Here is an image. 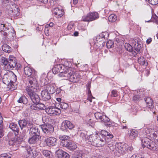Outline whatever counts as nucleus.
Segmentation results:
<instances>
[{"instance_id":"f257e3e1","label":"nucleus","mask_w":158,"mask_h":158,"mask_svg":"<svg viewBox=\"0 0 158 158\" xmlns=\"http://www.w3.org/2000/svg\"><path fill=\"white\" fill-rule=\"evenodd\" d=\"M98 133L90 135L89 136H87V139L92 145L97 147H101L105 143L106 139L104 138H101L100 136L98 138Z\"/></svg>"},{"instance_id":"f03ea898","label":"nucleus","mask_w":158,"mask_h":158,"mask_svg":"<svg viewBox=\"0 0 158 158\" xmlns=\"http://www.w3.org/2000/svg\"><path fill=\"white\" fill-rule=\"evenodd\" d=\"M81 76L78 73H75L71 68H69L67 72L64 75V79H68L70 82H78L81 78Z\"/></svg>"},{"instance_id":"7ed1b4c3","label":"nucleus","mask_w":158,"mask_h":158,"mask_svg":"<svg viewBox=\"0 0 158 158\" xmlns=\"http://www.w3.org/2000/svg\"><path fill=\"white\" fill-rule=\"evenodd\" d=\"M16 135V134H14L12 132H9L7 135L9 138L8 144L14 150H17L21 144Z\"/></svg>"},{"instance_id":"20e7f679","label":"nucleus","mask_w":158,"mask_h":158,"mask_svg":"<svg viewBox=\"0 0 158 158\" xmlns=\"http://www.w3.org/2000/svg\"><path fill=\"white\" fill-rule=\"evenodd\" d=\"M28 82L26 89L27 92H37L39 89V85L35 77H30L29 79Z\"/></svg>"},{"instance_id":"39448f33","label":"nucleus","mask_w":158,"mask_h":158,"mask_svg":"<svg viewBox=\"0 0 158 158\" xmlns=\"http://www.w3.org/2000/svg\"><path fill=\"white\" fill-rule=\"evenodd\" d=\"M141 141L143 148L146 147L152 150H158L157 144L151 141L150 139L147 137H144L141 139Z\"/></svg>"},{"instance_id":"423d86ee","label":"nucleus","mask_w":158,"mask_h":158,"mask_svg":"<svg viewBox=\"0 0 158 158\" xmlns=\"http://www.w3.org/2000/svg\"><path fill=\"white\" fill-rule=\"evenodd\" d=\"M68 67L62 64H58L54 66L52 68V71L55 74L60 73L59 76L61 77H64V75H65L69 69Z\"/></svg>"},{"instance_id":"0eeeda50","label":"nucleus","mask_w":158,"mask_h":158,"mask_svg":"<svg viewBox=\"0 0 158 158\" xmlns=\"http://www.w3.org/2000/svg\"><path fill=\"white\" fill-rule=\"evenodd\" d=\"M94 116L97 119L105 123L106 126L108 127H111L112 126L110 119L106 115L98 112L95 113Z\"/></svg>"},{"instance_id":"6e6552de","label":"nucleus","mask_w":158,"mask_h":158,"mask_svg":"<svg viewBox=\"0 0 158 158\" xmlns=\"http://www.w3.org/2000/svg\"><path fill=\"white\" fill-rule=\"evenodd\" d=\"M127 147L126 144H118L116 145L114 154L118 156L124 155L127 151Z\"/></svg>"},{"instance_id":"1a4fd4ad","label":"nucleus","mask_w":158,"mask_h":158,"mask_svg":"<svg viewBox=\"0 0 158 158\" xmlns=\"http://www.w3.org/2000/svg\"><path fill=\"white\" fill-rule=\"evenodd\" d=\"M42 131L46 135H49L52 133L54 131V127L50 124H44L39 126Z\"/></svg>"},{"instance_id":"9d476101","label":"nucleus","mask_w":158,"mask_h":158,"mask_svg":"<svg viewBox=\"0 0 158 158\" xmlns=\"http://www.w3.org/2000/svg\"><path fill=\"white\" fill-rule=\"evenodd\" d=\"M20 10L17 5H15L10 8L8 11V14L10 16L16 19L19 17L20 14Z\"/></svg>"},{"instance_id":"9b49d317","label":"nucleus","mask_w":158,"mask_h":158,"mask_svg":"<svg viewBox=\"0 0 158 158\" xmlns=\"http://www.w3.org/2000/svg\"><path fill=\"white\" fill-rule=\"evenodd\" d=\"M99 17L97 12L90 13L86 15L82 16L81 20L84 22H89L95 20Z\"/></svg>"},{"instance_id":"f8f14e48","label":"nucleus","mask_w":158,"mask_h":158,"mask_svg":"<svg viewBox=\"0 0 158 158\" xmlns=\"http://www.w3.org/2000/svg\"><path fill=\"white\" fill-rule=\"evenodd\" d=\"M18 123L21 128L22 130L23 128L27 127L28 129L29 127L31 126L33 124V121L27 119H23L18 121Z\"/></svg>"},{"instance_id":"ddd939ff","label":"nucleus","mask_w":158,"mask_h":158,"mask_svg":"<svg viewBox=\"0 0 158 158\" xmlns=\"http://www.w3.org/2000/svg\"><path fill=\"white\" fill-rule=\"evenodd\" d=\"M16 59L14 56H10L9 58V63L8 66H6V71H9L16 66L17 63Z\"/></svg>"},{"instance_id":"4468645a","label":"nucleus","mask_w":158,"mask_h":158,"mask_svg":"<svg viewBox=\"0 0 158 158\" xmlns=\"http://www.w3.org/2000/svg\"><path fill=\"white\" fill-rule=\"evenodd\" d=\"M45 111L47 113L50 115H57L61 113V111L60 109L54 107L52 106H49L47 108H46Z\"/></svg>"},{"instance_id":"2eb2a0df","label":"nucleus","mask_w":158,"mask_h":158,"mask_svg":"<svg viewBox=\"0 0 158 158\" xmlns=\"http://www.w3.org/2000/svg\"><path fill=\"white\" fill-rule=\"evenodd\" d=\"M59 139L61 140L60 145L63 147H67L71 141L70 137L68 135L60 136Z\"/></svg>"},{"instance_id":"dca6fc26","label":"nucleus","mask_w":158,"mask_h":158,"mask_svg":"<svg viewBox=\"0 0 158 158\" xmlns=\"http://www.w3.org/2000/svg\"><path fill=\"white\" fill-rule=\"evenodd\" d=\"M27 131H29V134L31 135H40V130L39 126L32 124L31 127H28Z\"/></svg>"},{"instance_id":"f3484780","label":"nucleus","mask_w":158,"mask_h":158,"mask_svg":"<svg viewBox=\"0 0 158 158\" xmlns=\"http://www.w3.org/2000/svg\"><path fill=\"white\" fill-rule=\"evenodd\" d=\"M74 127V125L70 121L65 120L61 124V129L63 131L67 130L68 129H72Z\"/></svg>"},{"instance_id":"a211bd4d","label":"nucleus","mask_w":158,"mask_h":158,"mask_svg":"<svg viewBox=\"0 0 158 158\" xmlns=\"http://www.w3.org/2000/svg\"><path fill=\"white\" fill-rule=\"evenodd\" d=\"M35 92H32L27 93L33 103L37 104L40 102V98L39 95L35 93Z\"/></svg>"},{"instance_id":"6ab92c4d","label":"nucleus","mask_w":158,"mask_h":158,"mask_svg":"<svg viewBox=\"0 0 158 158\" xmlns=\"http://www.w3.org/2000/svg\"><path fill=\"white\" fill-rule=\"evenodd\" d=\"M46 144L49 147L56 146L57 143V139L55 137H50L45 139Z\"/></svg>"},{"instance_id":"aec40b11","label":"nucleus","mask_w":158,"mask_h":158,"mask_svg":"<svg viewBox=\"0 0 158 158\" xmlns=\"http://www.w3.org/2000/svg\"><path fill=\"white\" fill-rule=\"evenodd\" d=\"M10 29L6 27L5 24H0V32L1 34L5 36L10 34Z\"/></svg>"},{"instance_id":"412c9836","label":"nucleus","mask_w":158,"mask_h":158,"mask_svg":"<svg viewBox=\"0 0 158 158\" xmlns=\"http://www.w3.org/2000/svg\"><path fill=\"white\" fill-rule=\"evenodd\" d=\"M56 153L59 158H69L70 157L68 153L62 150H58Z\"/></svg>"},{"instance_id":"4be33fe9","label":"nucleus","mask_w":158,"mask_h":158,"mask_svg":"<svg viewBox=\"0 0 158 158\" xmlns=\"http://www.w3.org/2000/svg\"><path fill=\"white\" fill-rule=\"evenodd\" d=\"M24 72L27 77H34L35 72L33 69L28 67H26L24 68Z\"/></svg>"},{"instance_id":"5701e85b","label":"nucleus","mask_w":158,"mask_h":158,"mask_svg":"<svg viewBox=\"0 0 158 158\" xmlns=\"http://www.w3.org/2000/svg\"><path fill=\"white\" fill-rule=\"evenodd\" d=\"M99 136L101 137L102 138H105L106 139V138L107 139H112L113 137V135L109 133L107 131L105 130H102L101 131V133L100 134Z\"/></svg>"},{"instance_id":"b1692460","label":"nucleus","mask_w":158,"mask_h":158,"mask_svg":"<svg viewBox=\"0 0 158 158\" xmlns=\"http://www.w3.org/2000/svg\"><path fill=\"white\" fill-rule=\"evenodd\" d=\"M30 138L28 141V142L30 144H35L41 138L40 135H33Z\"/></svg>"},{"instance_id":"393cba45","label":"nucleus","mask_w":158,"mask_h":158,"mask_svg":"<svg viewBox=\"0 0 158 158\" xmlns=\"http://www.w3.org/2000/svg\"><path fill=\"white\" fill-rule=\"evenodd\" d=\"M50 94L46 90H42L41 92V95L43 100L46 101L50 100L51 98Z\"/></svg>"},{"instance_id":"a878e982","label":"nucleus","mask_w":158,"mask_h":158,"mask_svg":"<svg viewBox=\"0 0 158 158\" xmlns=\"http://www.w3.org/2000/svg\"><path fill=\"white\" fill-rule=\"evenodd\" d=\"M133 45L134 48L137 53H140V49L141 48V45L139 42L138 39H135L134 42H133Z\"/></svg>"},{"instance_id":"bb28decb","label":"nucleus","mask_w":158,"mask_h":158,"mask_svg":"<svg viewBox=\"0 0 158 158\" xmlns=\"http://www.w3.org/2000/svg\"><path fill=\"white\" fill-rule=\"evenodd\" d=\"M124 47L127 51L132 53V56H135L137 53L135 51L133 50V48L131 45L128 43H126L124 45Z\"/></svg>"},{"instance_id":"cd10ccee","label":"nucleus","mask_w":158,"mask_h":158,"mask_svg":"<svg viewBox=\"0 0 158 158\" xmlns=\"http://www.w3.org/2000/svg\"><path fill=\"white\" fill-rule=\"evenodd\" d=\"M4 44L2 46V50L5 52L9 53L11 52V48L10 46L5 44L6 42L2 40L1 42V43Z\"/></svg>"},{"instance_id":"c85d7f7f","label":"nucleus","mask_w":158,"mask_h":158,"mask_svg":"<svg viewBox=\"0 0 158 158\" xmlns=\"http://www.w3.org/2000/svg\"><path fill=\"white\" fill-rule=\"evenodd\" d=\"M146 103L147 106L150 108H152L153 107V103L152 100L150 97H147L144 98Z\"/></svg>"},{"instance_id":"c756f323","label":"nucleus","mask_w":158,"mask_h":158,"mask_svg":"<svg viewBox=\"0 0 158 158\" xmlns=\"http://www.w3.org/2000/svg\"><path fill=\"white\" fill-rule=\"evenodd\" d=\"M10 73H6L3 76L2 78V81L3 83L6 84H8L10 83Z\"/></svg>"},{"instance_id":"7c9ffc66","label":"nucleus","mask_w":158,"mask_h":158,"mask_svg":"<svg viewBox=\"0 0 158 158\" xmlns=\"http://www.w3.org/2000/svg\"><path fill=\"white\" fill-rule=\"evenodd\" d=\"M26 133V130H23L22 132L20 133L19 136L17 137V139L21 143L23 141V139L24 138Z\"/></svg>"},{"instance_id":"2f4dec72","label":"nucleus","mask_w":158,"mask_h":158,"mask_svg":"<svg viewBox=\"0 0 158 158\" xmlns=\"http://www.w3.org/2000/svg\"><path fill=\"white\" fill-rule=\"evenodd\" d=\"M138 135V131L135 130H132L130 131L129 134V137L131 139H133L136 137Z\"/></svg>"},{"instance_id":"473e14b6","label":"nucleus","mask_w":158,"mask_h":158,"mask_svg":"<svg viewBox=\"0 0 158 158\" xmlns=\"http://www.w3.org/2000/svg\"><path fill=\"white\" fill-rule=\"evenodd\" d=\"M9 127L13 131H16L18 133L19 127L15 123H10Z\"/></svg>"},{"instance_id":"72a5a7b5","label":"nucleus","mask_w":158,"mask_h":158,"mask_svg":"<svg viewBox=\"0 0 158 158\" xmlns=\"http://www.w3.org/2000/svg\"><path fill=\"white\" fill-rule=\"evenodd\" d=\"M53 13L55 15L61 17L64 14V12L62 10L58 8H56L54 9Z\"/></svg>"},{"instance_id":"f704fd0d","label":"nucleus","mask_w":158,"mask_h":158,"mask_svg":"<svg viewBox=\"0 0 158 158\" xmlns=\"http://www.w3.org/2000/svg\"><path fill=\"white\" fill-rule=\"evenodd\" d=\"M138 62L140 65L147 66L148 62L144 57H140L138 59Z\"/></svg>"},{"instance_id":"c9c22d12","label":"nucleus","mask_w":158,"mask_h":158,"mask_svg":"<svg viewBox=\"0 0 158 158\" xmlns=\"http://www.w3.org/2000/svg\"><path fill=\"white\" fill-rule=\"evenodd\" d=\"M45 90H46L50 94H53L55 91L54 88L53 86H51L49 85L46 86V89Z\"/></svg>"},{"instance_id":"e433bc0d","label":"nucleus","mask_w":158,"mask_h":158,"mask_svg":"<svg viewBox=\"0 0 158 158\" xmlns=\"http://www.w3.org/2000/svg\"><path fill=\"white\" fill-rule=\"evenodd\" d=\"M1 60L2 64L4 66V69L5 70H6V66H8L9 63V60H8L7 58L3 57L1 58Z\"/></svg>"},{"instance_id":"4c0bfd02","label":"nucleus","mask_w":158,"mask_h":158,"mask_svg":"<svg viewBox=\"0 0 158 158\" xmlns=\"http://www.w3.org/2000/svg\"><path fill=\"white\" fill-rule=\"evenodd\" d=\"M68 144V146L66 148L70 150L73 151L77 148V145L74 143H72L71 140Z\"/></svg>"},{"instance_id":"58836bf2","label":"nucleus","mask_w":158,"mask_h":158,"mask_svg":"<svg viewBox=\"0 0 158 158\" xmlns=\"http://www.w3.org/2000/svg\"><path fill=\"white\" fill-rule=\"evenodd\" d=\"M10 83L16 82L17 79V76L13 72L10 73Z\"/></svg>"},{"instance_id":"ea45409f","label":"nucleus","mask_w":158,"mask_h":158,"mask_svg":"<svg viewBox=\"0 0 158 158\" xmlns=\"http://www.w3.org/2000/svg\"><path fill=\"white\" fill-rule=\"evenodd\" d=\"M27 99L25 96H22L20 97L19 99L18 100V102L19 103H23V104H26L27 103Z\"/></svg>"},{"instance_id":"a19ab883","label":"nucleus","mask_w":158,"mask_h":158,"mask_svg":"<svg viewBox=\"0 0 158 158\" xmlns=\"http://www.w3.org/2000/svg\"><path fill=\"white\" fill-rule=\"evenodd\" d=\"M33 150L31 149V148L28 149L27 150V154L26 155L27 158H34L33 154Z\"/></svg>"},{"instance_id":"79ce46f5","label":"nucleus","mask_w":158,"mask_h":158,"mask_svg":"<svg viewBox=\"0 0 158 158\" xmlns=\"http://www.w3.org/2000/svg\"><path fill=\"white\" fill-rule=\"evenodd\" d=\"M117 19V16L114 14L110 15L108 18L109 21L111 22H115Z\"/></svg>"},{"instance_id":"37998d69","label":"nucleus","mask_w":158,"mask_h":158,"mask_svg":"<svg viewBox=\"0 0 158 158\" xmlns=\"http://www.w3.org/2000/svg\"><path fill=\"white\" fill-rule=\"evenodd\" d=\"M38 110H46V107L45 105L42 103L38 102L37 103Z\"/></svg>"},{"instance_id":"c03bdc74","label":"nucleus","mask_w":158,"mask_h":158,"mask_svg":"<svg viewBox=\"0 0 158 158\" xmlns=\"http://www.w3.org/2000/svg\"><path fill=\"white\" fill-rule=\"evenodd\" d=\"M37 104L34 103L32 104L31 103H29L28 104V107L31 109L38 110L37 106Z\"/></svg>"},{"instance_id":"a18cd8bd","label":"nucleus","mask_w":158,"mask_h":158,"mask_svg":"<svg viewBox=\"0 0 158 158\" xmlns=\"http://www.w3.org/2000/svg\"><path fill=\"white\" fill-rule=\"evenodd\" d=\"M60 107L62 109H66L68 106L67 103L65 102H61L60 103Z\"/></svg>"},{"instance_id":"49530a36","label":"nucleus","mask_w":158,"mask_h":158,"mask_svg":"<svg viewBox=\"0 0 158 158\" xmlns=\"http://www.w3.org/2000/svg\"><path fill=\"white\" fill-rule=\"evenodd\" d=\"M51 153V152L48 150H44L43 151V154L45 156L48 158L50 157Z\"/></svg>"},{"instance_id":"de8ad7c7","label":"nucleus","mask_w":158,"mask_h":158,"mask_svg":"<svg viewBox=\"0 0 158 158\" xmlns=\"http://www.w3.org/2000/svg\"><path fill=\"white\" fill-rule=\"evenodd\" d=\"M152 129L151 128H145L143 131L144 133L146 135H148V136L149 135H151V133L152 134Z\"/></svg>"},{"instance_id":"09e8293b","label":"nucleus","mask_w":158,"mask_h":158,"mask_svg":"<svg viewBox=\"0 0 158 158\" xmlns=\"http://www.w3.org/2000/svg\"><path fill=\"white\" fill-rule=\"evenodd\" d=\"M152 135L153 136V139L156 142L158 143V132L155 131L154 133L152 134Z\"/></svg>"},{"instance_id":"8fccbe9b","label":"nucleus","mask_w":158,"mask_h":158,"mask_svg":"<svg viewBox=\"0 0 158 158\" xmlns=\"http://www.w3.org/2000/svg\"><path fill=\"white\" fill-rule=\"evenodd\" d=\"M106 46L108 48H112L114 46V43L111 41H109L106 43Z\"/></svg>"},{"instance_id":"3c124183","label":"nucleus","mask_w":158,"mask_h":158,"mask_svg":"<svg viewBox=\"0 0 158 158\" xmlns=\"http://www.w3.org/2000/svg\"><path fill=\"white\" fill-rule=\"evenodd\" d=\"M110 95L111 97H116L117 96V91L116 90H113L112 91Z\"/></svg>"},{"instance_id":"603ef678","label":"nucleus","mask_w":158,"mask_h":158,"mask_svg":"<svg viewBox=\"0 0 158 158\" xmlns=\"http://www.w3.org/2000/svg\"><path fill=\"white\" fill-rule=\"evenodd\" d=\"M42 120L44 124H49L48 123V122L49 121V119L48 118V117L46 116H44L42 118Z\"/></svg>"},{"instance_id":"864d4df0","label":"nucleus","mask_w":158,"mask_h":158,"mask_svg":"<svg viewBox=\"0 0 158 158\" xmlns=\"http://www.w3.org/2000/svg\"><path fill=\"white\" fill-rule=\"evenodd\" d=\"M80 137L83 139L85 140V141H88L87 137L86 138L85 134L83 132H81L80 135Z\"/></svg>"},{"instance_id":"5fc2aeb1","label":"nucleus","mask_w":158,"mask_h":158,"mask_svg":"<svg viewBox=\"0 0 158 158\" xmlns=\"http://www.w3.org/2000/svg\"><path fill=\"white\" fill-rule=\"evenodd\" d=\"M95 98L92 96V94H88L87 100L89 101L90 102H92V99H94Z\"/></svg>"},{"instance_id":"6e6d98bb","label":"nucleus","mask_w":158,"mask_h":158,"mask_svg":"<svg viewBox=\"0 0 158 158\" xmlns=\"http://www.w3.org/2000/svg\"><path fill=\"white\" fill-rule=\"evenodd\" d=\"M108 35V34L106 32H102L101 34V37L104 38V39L106 38Z\"/></svg>"},{"instance_id":"4d7b16f0","label":"nucleus","mask_w":158,"mask_h":158,"mask_svg":"<svg viewBox=\"0 0 158 158\" xmlns=\"http://www.w3.org/2000/svg\"><path fill=\"white\" fill-rule=\"evenodd\" d=\"M33 156H34V158H35L36 156L39 155V154H40V153L39 152H37L35 150H33Z\"/></svg>"},{"instance_id":"13d9d810","label":"nucleus","mask_w":158,"mask_h":158,"mask_svg":"<svg viewBox=\"0 0 158 158\" xmlns=\"http://www.w3.org/2000/svg\"><path fill=\"white\" fill-rule=\"evenodd\" d=\"M140 98V97L138 95H134L133 98V100L135 101H138Z\"/></svg>"},{"instance_id":"bf43d9fd","label":"nucleus","mask_w":158,"mask_h":158,"mask_svg":"<svg viewBox=\"0 0 158 158\" xmlns=\"http://www.w3.org/2000/svg\"><path fill=\"white\" fill-rule=\"evenodd\" d=\"M3 124V118L1 115V113H0V127H2Z\"/></svg>"},{"instance_id":"052dcab7","label":"nucleus","mask_w":158,"mask_h":158,"mask_svg":"<svg viewBox=\"0 0 158 158\" xmlns=\"http://www.w3.org/2000/svg\"><path fill=\"white\" fill-rule=\"evenodd\" d=\"M74 25V23H70L68 26L67 27V29L68 30H71L73 28Z\"/></svg>"},{"instance_id":"680f3d73","label":"nucleus","mask_w":158,"mask_h":158,"mask_svg":"<svg viewBox=\"0 0 158 158\" xmlns=\"http://www.w3.org/2000/svg\"><path fill=\"white\" fill-rule=\"evenodd\" d=\"M21 67V65L19 63H17L16 66L15 67V69L17 70H19L20 69Z\"/></svg>"},{"instance_id":"e2e57ef3","label":"nucleus","mask_w":158,"mask_h":158,"mask_svg":"<svg viewBox=\"0 0 158 158\" xmlns=\"http://www.w3.org/2000/svg\"><path fill=\"white\" fill-rule=\"evenodd\" d=\"M3 127V125L2 127L1 128L0 127V138H2L4 135V133L2 130Z\"/></svg>"},{"instance_id":"0e129e2a","label":"nucleus","mask_w":158,"mask_h":158,"mask_svg":"<svg viewBox=\"0 0 158 158\" xmlns=\"http://www.w3.org/2000/svg\"><path fill=\"white\" fill-rule=\"evenodd\" d=\"M8 156L6 153L2 154L0 155V158H8Z\"/></svg>"},{"instance_id":"69168bd1","label":"nucleus","mask_w":158,"mask_h":158,"mask_svg":"<svg viewBox=\"0 0 158 158\" xmlns=\"http://www.w3.org/2000/svg\"><path fill=\"white\" fill-rule=\"evenodd\" d=\"M10 86L12 88H11V89H12L13 90L15 89L17 87V85H15L13 84V83H10Z\"/></svg>"},{"instance_id":"338daca9","label":"nucleus","mask_w":158,"mask_h":158,"mask_svg":"<svg viewBox=\"0 0 158 158\" xmlns=\"http://www.w3.org/2000/svg\"><path fill=\"white\" fill-rule=\"evenodd\" d=\"M115 147H116V146L114 147V146H110V149L111 151H112L113 152H115Z\"/></svg>"},{"instance_id":"774afa93","label":"nucleus","mask_w":158,"mask_h":158,"mask_svg":"<svg viewBox=\"0 0 158 158\" xmlns=\"http://www.w3.org/2000/svg\"><path fill=\"white\" fill-rule=\"evenodd\" d=\"M152 41V39L151 38H149L146 40V43L147 44H149Z\"/></svg>"}]
</instances>
